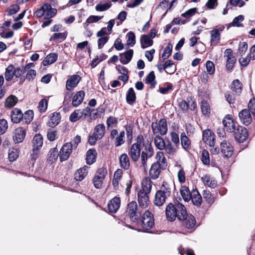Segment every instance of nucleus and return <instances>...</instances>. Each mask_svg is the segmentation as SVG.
<instances>
[{"label":"nucleus","instance_id":"8","mask_svg":"<svg viewBox=\"0 0 255 255\" xmlns=\"http://www.w3.org/2000/svg\"><path fill=\"white\" fill-rule=\"evenodd\" d=\"M182 220V225L185 228L191 230V232L194 231L196 229V221L195 217L191 214L187 213V216H185Z\"/></svg>","mask_w":255,"mask_h":255},{"label":"nucleus","instance_id":"28","mask_svg":"<svg viewBox=\"0 0 255 255\" xmlns=\"http://www.w3.org/2000/svg\"><path fill=\"white\" fill-rule=\"evenodd\" d=\"M210 45L215 46L219 44L221 40V33L218 30H212L210 32Z\"/></svg>","mask_w":255,"mask_h":255},{"label":"nucleus","instance_id":"7","mask_svg":"<svg viewBox=\"0 0 255 255\" xmlns=\"http://www.w3.org/2000/svg\"><path fill=\"white\" fill-rule=\"evenodd\" d=\"M73 144L71 142L65 143L61 148L60 153V161L62 162L67 160L71 156L73 151Z\"/></svg>","mask_w":255,"mask_h":255},{"label":"nucleus","instance_id":"59","mask_svg":"<svg viewBox=\"0 0 255 255\" xmlns=\"http://www.w3.org/2000/svg\"><path fill=\"white\" fill-rule=\"evenodd\" d=\"M196 13H197V8L196 7H194L187 10L184 13H182L181 16L189 19Z\"/></svg>","mask_w":255,"mask_h":255},{"label":"nucleus","instance_id":"18","mask_svg":"<svg viewBox=\"0 0 255 255\" xmlns=\"http://www.w3.org/2000/svg\"><path fill=\"white\" fill-rule=\"evenodd\" d=\"M168 198V197L164 194V193L157 190L154 196V198L153 201V204L156 206H162L165 203Z\"/></svg>","mask_w":255,"mask_h":255},{"label":"nucleus","instance_id":"38","mask_svg":"<svg viewBox=\"0 0 255 255\" xmlns=\"http://www.w3.org/2000/svg\"><path fill=\"white\" fill-rule=\"evenodd\" d=\"M58 58V54L56 53H51L47 55L42 62L44 66H46L54 63Z\"/></svg>","mask_w":255,"mask_h":255},{"label":"nucleus","instance_id":"64","mask_svg":"<svg viewBox=\"0 0 255 255\" xmlns=\"http://www.w3.org/2000/svg\"><path fill=\"white\" fill-rule=\"evenodd\" d=\"M47 137L49 140L51 141H54L58 138L57 131L49 129L47 132Z\"/></svg>","mask_w":255,"mask_h":255},{"label":"nucleus","instance_id":"56","mask_svg":"<svg viewBox=\"0 0 255 255\" xmlns=\"http://www.w3.org/2000/svg\"><path fill=\"white\" fill-rule=\"evenodd\" d=\"M127 36L128 37L127 43V44L128 46H133L135 44V35L133 32L129 31L127 34Z\"/></svg>","mask_w":255,"mask_h":255},{"label":"nucleus","instance_id":"53","mask_svg":"<svg viewBox=\"0 0 255 255\" xmlns=\"http://www.w3.org/2000/svg\"><path fill=\"white\" fill-rule=\"evenodd\" d=\"M103 17V16L90 15L87 19L85 22L83 23L84 27L87 28L90 23L97 22Z\"/></svg>","mask_w":255,"mask_h":255},{"label":"nucleus","instance_id":"11","mask_svg":"<svg viewBox=\"0 0 255 255\" xmlns=\"http://www.w3.org/2000/svg\"><path fill=\"white\" fill-rule=\"evenodd\" d=\"M202 139L205 143L210 146H214L215 144V134L209 128L206 129L202 132Z\"/></svg>","mask_w":255,"mask_h":255},{"label":"nucleus","instance_id":"13","mask_svg":"<svg viewBox=\"0 0 255 255\" xmlns=\"http://www.w3.org/2000/svg\"><path fill=\"white\" fill-rule=\"evenodd\" d=\"M26 129L23 127H18L13 132V139L15 143L22 142L25 138Z\"/></svg>","mask_w":255,"mask_h":255},{"label":"nucleus","instance_id":"6","mask_svg":"<svg viewBox=\"0 0 255 255\" xmlns=\"http://www.w3.org/2000/svg\"><path fill=\"white\" fill-rule=\"evenodd\" d=\"M233 132L235 140L240 143H243L248 138V130L243 126L238 125Z\"/></svg>","mask_w":255,"mask_h":255},{"label":"nucleus","instance_id":"16","mask_svg":"<svg viewBox=\"0 0 255 255\" xmlns=\"http://www.w3.org/2000/svg\"><path fill=\"white\" fill-rule=\"evenodd\" d=\"M149 193L138 191L137 200L140 207L146 208L149 203Z\"/></svg>","mask_w":255,"mask_h":255},{"label":"nucleus","instance_id":"39","mask_svg":"<svg viewBox=\"0 0 255 255\" xmlns=\"http://www.w3.org/2000/svg\"><path fill=\"white\" fill-rule=\"evenodd\" d=\"M140 42L141 47L142 49H145L147 47L151 46L153 45V40L149 37V36L146 34H143L140 37Z\"/></svg>","mask_w":255,"mask_h":255},{"label":"nucleus","instance_id":"1","mask_svg":"<svg viewBox=\"0 0 255 255\" xmlns=\"http://www.w3.org/2000/svg\"><path fill=\"white\" fill-rule=\"evenodd\" d=\"M136 142L130 147L128 153L132 161L137 162L141 155V163L144 170L147 168V159L154 154V150L151 143H144L143 136L138 134L136 138Z\"/></svg>","mask_w":255,"mask_h":255},{"label":"nucleus","instance_id":"15","mask_svg":"<svg viewBox=\"0 0 255 255\" xmlns=\"http://www.w3.org/2000/svg\"><path fill=\"white\" fill-rule=\"evenodd\" d=\"M121 205V199L119 197H114L109 202L107 207L109 212L111 213H116Z\"/></svg>","mask_w":255,"mask_h":255},{"label":"nucleus","instance_id":"12","mask_svg":"<svg viewBox=\"0 0 255 255\" xmlns=\"http://www.w3.org/2000/svg\"><path fill=\"white\" fill-rule=\"evenodd\" d=\"M164 169L165 168H162L161 164L154 162L151 164L149 171V178L152 180L157 179L161 172V170Z\"/></svg>","mask_w":255,"mask_h":255},{"label":"nucleus","instance_id":"43","mask_svg":"<svg viewBox=\"0 0 255 255\" xmlns=\"http://www.w3.org/2000/svg\"><path fill=\"white\" fill-rule=\"evenodd\" d=\"M67 33L66 32L62 33H55L50 38V41H55L57 42L63 41L67 37Z\"/></svg>","mask_w":255,"mask_h":255},{"label":"nucleus","instance_id":"51","mask_svg":"<svg viewBox=\"0 0 255 255\" xmlns=\"http://www.w3.org/2000/svg\"><path fill=\"white\" fill-rule=\"evenodd\" d=\"M34 117V113L32 110H27L23 114L22 120L24 122L29 124L33 120Z\"/></svg>","mask_w":255,"mask_h":255},{"label":"nucleus","instance_id":"5","mask_svg":"<svg viewBox=\"0 0 255 255\" xmlns=\"http://www.w3.org/2000/svg\"><path fill=\"white\" fill-rule=\"evenodd\" d=\"M151 128L154 134L160 133L161 135H165L168 131L166 120L163 118L160 119L158 123L153 122Z\"/></svg>","mask_w":255,"mask_h":255},{"label":"nucleus","instance_id":"17","mask_svg":"<svg viewBox=\"0 0 255 255\" xmlns=\"http://www.w3.org/2000/svg\"><path fill=\"white\" fill-rule=\"evenodd\" d=\"M239 117L241 122L245 126L249 125L252 121L251 113L248 109H244L240 112Z\"/></svg>","mask_w":255,"mask_h":255},{"label":"nucleus","instance_id":"42","mask_svg":"<svg viewBox=\"0 0 255 255\" xmlns=\"http://www.w3.org/2000/svg\"><path fill=\"white\" fill-rule=\"evenodd\" d=\"M171 184L164 181L158 191L162 192L167 197H169L171 194Z\"/></svg>","mask_w":255,"mask_h":255},{"label":"nucleus","instance_id":"14","mask_svg":"<svg viewBox=\"0 0 255 255\" xmlns=\"http://www.w3.org/2000/svg\"><path fill=\"white\" fill-rule=\"evenodd\" d=\"M81 80V77L77 74L70 76L66 82V89L71 91L76 87Z\"/></svg>","mask_w":255,"mask_h":255},{"label":"nucleus","instance_id":"29","mask_svg":"<svg viewBox=\"0 0 255 255\" xmlns=\"http://www.w3.org/2000/svg\"><path fill=\"white\" fill-rule=\"evenodd\" d=\"M58 156L60 157V153L57 147L52 148L50 149L48 153L47 161L53 163L57 160Z\"/></svg>","mask_w":255,"mask_h":255},{"label":"nucleus","instance_id":"41","mask_svg":"<svg viewBox=\"0 0 255 255\" xmlns=\"http://www.w3.org/2000/svg\"><path fill=\"white\" fill-rule=\"evenodd\" d=\"M17 102L18 98L14 95H10L5 100L4 103L5 107L11 109L16 104Z\"/></svg>","mask_w":255,"mask_h":255},{"label":"nucleus","instance_id":"35","mask_svg":"<svg viewBox=\"0 0 255 255\" xmlns=\"http://www.w3.org/2000/svg\"><path fill=\"white\" fill-rule=\"evenodd\" d=\"M61 115L60 113H53L50 116V120L48 124L49 126L54 128L58 125L60 122Z\"/></svg>","mask_w":255,"mask_h":255},{"label":"nucleus","instance_id":"24","mask_svg":"<svg viewBox=\"0 0 255 255\" xmlns=\"http://www.w3.org/2000/svg\"><path fill=\"white\" fill-rule=\"evenodd\" d=\"M193 204L197 207H200L202 203V198L197 188L192 189V194L190 199Z\"/></svg>","mask_w":255,"mask_h":255},{"label":"nucleus","instance_id":"54","mask_svg":"<svg viewBox=\"0 0 255 255\" xmlns=\"http://www.w3.org/2000/svg\"><path fill=\"white\" fill-rule=\"evenodd\" d=\"M172 52V45L170 42L167 44L162 54L161 57L163 59L165 60L169 57Z\"/></svg>","mask_w":255,"mask_h":255},{"label":"nucleus","instance_id":"33","mask_svg":"<svg viewBox=\"0 0 255 255\" xmlns=\"http://www.w3.org/2000/svg\"><path fill=\"white\" fill-rule=\"evenodd\" d=\"M156 77L153 71H150L145 77L144 82L146 84L150 85V88L152 89L155 88L157 82L155 80Z\"/></svg>","mask_w":255,"mask_h":255},{"label":"nucleus","instance_id":"36","mask_svg":"<svg viewBox=\"0 0 255 255\" xmlns=\"http://www.w3.org/2000/svg\"><path fill=\"white\" fill-rule=\"evenodd\" d=\"M231 89L236 95H239L243 89V84L238 79L233 80L231 85Z\"/></svg>","mask_w":255,"mask_h":255},{"label":"nucleus","instance_id":"57","mask_svg":"<svg viewBox=\"0 0 255 255\" xmlns=\"http://www.w3.org/2000/svg\"><path fill=\"white\" fill-rule=\"evenodd\" d=\"M187 98L188 102L184 100H181L178 103V106L179 108L183 111V113H186L189 109V102L190 101Z\"/></svg>","mask_w":255,"mask_h":255},{"label":"nucleus","instance_id":"9","mask_svg":"<svg viewBox=\"0 0 255 255\" xmlns=\"http://www.w3.org/2000/svg\"><path fill=\"white\" fill-rule=\"evenodd\" d=\"M220 149L221 153L224 158L231 157L234 152V147L229 141L224 140L220 143Z\"/></svg>","mask_w":255,"mask_h":255},{"label":"nucleus","instance_id":"4","mask_svg":"<svg viewBox=\"0 0 255 255\" xmlns=\"http://www.w3.org/2000/svg\"><path fill=\"white\" fill-rule=\"evenodd\" d=\"M137 220V223H135L133 226L134 229L137 228L138 230L148 233L154 226V215L148 210L141 214V217Z\"/></svg>","mask_w":255,"mask_h":255},{"label":"nucleus","instance_id":"21","mask_svg":"<svg viewBox=\"0 0 255 255\" xmlns=\"http://www.w3.org/2000/svg\"><path fill=\"white\" fill-rule=\"evenodd\" d=\"M89 167L84 165L83 167L79 168L74 173V178L76 181H81L83 180L87 176L88 171Z\"/></svg>","mask_w":255,"mask_h":255},{"label":"nucleus","instance_id":"31","mask_svg":"<svg viewBox=\"0 0 255 255\" xmlns=\"http://www.w3.org/2000/svg\"><path fill=\"white\" fill-rule=\"evenodd\" d=\"M44 6L45 11V17L44 19H49L54 16L57 12L56 8H52L51 5L50 3H44Z\"/></svg>","mask_w":255,"mask_h":255},{"label":"nucleus","instance_id":"20","mask_svg":"<svg viewBox=\"0 0 255 255\" xmlns=\"http://www.w3.org/2000/svg\"><path fill=\"white\" fill-rule=\"evenodd\" d=\"M85 93L84 91L81 90L76 92L73 96L72 101V105L74 107H77L79 106L83 101Z\"/></svg>","mask_w":255,"mask_h":255},{"label":"nucleus","instance_id":"48","mask_svg":"<svg viewBox=\"0 0 255 255\" xmlns=\"http://www.w3.org/2000/svg\"><path fill=\"white\" fill-rule=\"evenodd\" d=\"M19 156V150L16 148H11L9 149L8 158L10 162L15 161Z\"/></svg>","mask_w":255,"mask_h":255},{"label":"nucleus","instance_id":"55","mask_svg":"<svg viewBox=\"0 0 255 255\" xmlns=\"http://www.w3.org/2000/svg\"><path fill=\"white\" fill-rule=\"evenodd\" d=\"M105 109L104 108H98L96 109L92 110L91 116L94 120L101 118V116L104 114Z\"/></svg>","mask_w":255,"mask_h":255},{"label":"nucleus","instance_id":"60","mask_svg":"<svg viewBox=\"0 0 255 255\" xmlns=\"http://www.w3.org/2000/svg\"><path fill=\"white\" fill-rule=\"evenodd\" d=\"M107 174V170L106 167H102L99 168L94 175V176H98L103 180L105 179L106 176Z\"/></svg>","mask_w":255,"mask_h":255},{"label":"nucleus","instance_id":"34","mask_svg":"<svg viewBox=\"0 0 255 255\" xmlns=\"http://www.w3.org/2000/svg\"><path fill=\"white\" fill-rule=\"evenodd\" d=\"M33 150H39L42 147L43 143V139L41 134H36L32 140Z\"/></svg>","mask_w":255,"mask_h":255},{"label":"nucleus","instance_id":"50","mask_svg":"<svg viewBox=\"0 0 255 255\" xmlns=\"http://www.w3.org/2000/svg\"><path fill=\"white\" fill-rule=\"evenodd\" d=\"M127 137V141L128 144H130L132 140L133 126L132 125H127L125 126Z\"/></svg>","mask_w":255,"mask_h":255},{"label":"nucleus","instance_id":"30","mask_svg":"<svg viewBox=\"0 0 255 255\" xmlns=\"http://www.w3.org/2000/svg\"><path fill=\"white\" fill-rule=\"evenodd\" d=\"M126 99L127 103L130 105H133L135 103L136 96L133 88L131 87L128 89L126 94Z\"/></svg>","mask_w":255,"mask_h":255},{"label":"nucleus","instance_id":"27","mask_svg":"<svg viewBox=\"0 0 255 255\" xmlns=\"http://www.w3.org/2000/svg\"><path fill=\"white\" fill-rule=\"evenodd\" d=\"M180 140L182 148L185 150L189 151L191 148V142L184 132L181 133L180 135Z\"/></svg>","mask_w":255,"mask_h":255},{"label":"nucleus","instance_id":"32","mask_svg":"<svg viewBox=\"0 0 255 255\" xmlns=\"http://www.w3.org/2000/svg\"><path fill=\"white\" fill-rule=\"evenodd\" d=\"M180 192L184 201L188 202L190 200L192 194V190L190 191L188 187L185 185L182 186L180 189Z\"/></svg>","mask_w":255,"mask_h":255},{"label":"nucleus","instance_id":"62","mask_svg":"<svg viewBox=\"0 0 255 255\" xmlns=\"http://www.w3.org/2000/svg\"><path fill=\"white\" fill-rule=\"evenodd\" d=\"M104 180L98 177V176H94L92 179V182L96 188L101 189L103 187Z\"/></svg>","mask_w":255,"mask_h":255},{"label":"nucleus","instance_id":"61","mask_svg":"<svg viewBox=\"0 0 255 255\" xmlns=\"http://www.w3.org/2000/svg\"><path fill=\"white\" fill-rule=\"evenodd\" d=\"M236 59L234 57H228L227 59L226 69L228 71H231L234 67L235 64L236 62Z\"/></svg>","mask_w":255,"mask_h":255},{"label":"nucleus","instance_id":"40","mask_svg":"<svg viewBox=\"0 0 255 255\" xmlns=\"http://www.w3.org/2000/svg\"><path fill=\"white\" fill-rule=\"evenodd\" d=\"M105 133V127L104 124H98L94 128V135L97 136V138L101 139Z\"/></svg>","mask_w":255,"mask_h":255},{"label":"nucleus","instance_id":"58","mask_svg":"<svg viewBox=\"0 0 255 255\" xmlns=\"http://www.w3.org/2000/svg\"><path fill=\"white\" fill-rule=\"evenodd\" d=\"M206 68L209 75H214L215 72V66L213 61L208 60L206 63Z\"/></svg>","mask_w":255,"mask_h":255},{"label":"nucleus","instance_id":"46","mask_svg":"<svg viewBox=\"0 0 255 255\" xmlns=\"http://www.w3.org/2000/svg\"><path fill=\"white\" fill-rule=\"evenodd\" d=\"M125 132L124 130H122L120 132L119 134L114 139L116 147L120 146L125 143Z\"/></svg>","mask_w":255,"mask_h":255},{"label":"nucleus","instance_id":"37","mask_svg":"<svg viewBox=\"0 0 255 255\" xmlns=\"http://www.w3.org/2000/svg\"><path fill=\"white\" fill-rule=\"evenodd\" d=\"M152 181L149 178H145L142 182L141 189L139 191L150 193L152 187Z\"/></svg>","mask_w":255,"mask_h":255},{"label":"nucleus","instance_id":"63","mask_svg":"<svg viewBox=\"0 0 255 255\" xmlns=\"http://www.w3.org/2000/svg\"><path fill=\"white\" fill-rule=\"evenodd\" d=\"M20 9V7L18 4H12L9 6L7 11V15H12L17 12Z\"/></svg>","mask_w":255,"mask_h":255},{"label":"nucleus","instance_id":"45","mask_svg":"<svg viewBox=\"0 0 255 255\" xmlns=\"http://www.w3.org/2000/svg\"><path fill=\"white\" fill-rule=\"evenodd\" d=\"M4 75L6 81H10L12 79L14 76V66L13 65L10 64L6 68Z\"/></svg>","mask_w":255,"mask_h":255},{"label":"nucleus","instance_id":"2","mask_svg":"<svg viewBox=\"0 0 255 255\" xmlns=\"http://www.w3.org/2000/svg\"><path fill=\"white\" fill-rule=\"evenodd\" d=\"M187 209L185 206L177 200L169 203L165 208V216L168 221L174 222L177 219L182 220L187 216Z\"/></svg>","mask_w":255,"mask_h":255},{"label":"nucleus","instance_id":"47","mask_svg":"<svg viewBox=\"0 0 255 255\" xmlns=\"http://www.w3.org/2000/svg\"><path fill=\"white\" fill-rule=\"evenodd\" d=\"M201 109L202 113L205 116H209L211 113L210 107L208 102L203 100L201 102Z\"/></svg>","mask_w":255,"mask_h":255},{"label":"nucleus","instance_id":"22","mask_svg":"<svg viewBox=\"0 0 255 255\" xmlns=\"http://www.w3.org/2000/svg\"><path fill=\"white\" fill-rule=\"evenodd\" d=\"M120 167L125 170H128L130 166L129 158L127 153H123L119 157Z\"/></svg>","mask_w":255,"mask_h":255},{"label":"nucleus","instance_id":"49","mask_svg":"<svg viewBox=\"0 0 255 255\" xmlns=\"http://www.w3.org/2000/svg\"><path fill=\"white\" fill-rule=\"evenodd\" d=\"M203 196L205 200L209 204L212 205L215 202V198L214 195L208 190H204Z\"/></svg>","mask_w":255,"mask_h":255},{"label":"nucleus","instance_id":"52","mask_svg":"<svg viewBox=\"0 0 255 255\" xmlns=\"http://www.w3.org/2000/svg\"><path fill=\"white\" fill-rule=\"evenodd\" d=\"M201 160L204 165L208 166L210 165V154L207 150L203 149L202 150Z\"/></svg>","mask_w":255,"mask_h":255},{"label":"nucleus","instance_id":"25","mask_svg":"<svg viewBox=\"0 0 255 255\" xmlns=\"http://www.w3.org/2000/svg\"><path fill=\"white\" fill-rule=\"evenodd\" d=\"M201 180L205 186H207L211 188H215L218 185L217 181L208 174H205L201 177Z\"/></svg>","mask_w":255,"mask_h":255},{"label":"nucleus","instance_id":"44","mask_svg":"<svg viewBox=\"0 0 255 255\" xmlns=\"http://www.w3.org/2000/svg\"><path fill=\"white\" fill-rule=\"evenodd\" d=\"M166 139H164L159 135H156L154 138V143L155 146L160 150L164 149L166 143Z\"/></svg>","mask_w":255,"mask_h":255},{"label":"nucleus","instance_id":"26","mask_svg":"<svg viewBox=\"0 0 255 255\" xmlns=\"http://www.w3.org/2000/svg\"><path fill=\"white\" fill-rule=\"evenodd\" d=\"M97 152L95 148L89 149L86 153V160L88 165H91L96 161Z\"/></svg>","mask_w":255,"mask_h":255},{"label":"nucleus","instance_id":"19","mask_svg":"<svg viewBox=\"0 0 255 255\" xmlns=\"http://www.w3.org/2000/svg\"><path fill=\"white\" fill-rule=\"evenodd\" d=\"M11 121L13 123L18 124L22 121L23 113L21 110L18 108H14L10 113Z\"/></svg>","mask_w":255,"mask_h":255},{"label":"nucleus","instance_id":"10","mask_svg":"<svg viewBox=\"0 0 255 255\" xmlns=\"http://www.w3.org/2000/svg\"><path fill=\"white\" fill-rule=\"evenodd\" d=\"M223 124L226 130L228 132H233L237 128V122L231 115H227L223 120Z\"/></svg>","mask_w":255,"mask_h":255},{"label":"nucleus","instance_id":"3","mask_svg":"<svg viewBox=\"0 0 255 255\" xmlns=\"http://www.w3.org/2000/svg\"><path fill=\"white\" fill-rule=\"evenodd\" d=\"M141 211L138 209L136 202L134 201H131L127 206L123 222L126 226L133 229V226L135 223H137V219L141 217Z\"/></svg>","mask_w":255,"mask_h":255},{"label":"nucleus","instance_id":"23","mask_svg":"<svg viewBox=\"0 0 255 255\" xmlns=\"http://www.w3.org/2000/svg\"><path fill=\"white\" fill-rule=\"evenodd\" d=\"M133 55V50L129 49L123 53L120 54V61L123 64H128L131 60Z\"/></svg>","mask_w":255,"mask_h":255}]
</instances>
